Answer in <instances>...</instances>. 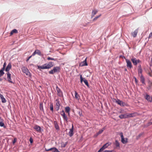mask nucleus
<instances>
[{
  "label": "nucleus",
  "instance_id": "1",
  "mask_svg": "<svg viewBox=\"0 0 152 152\" xmlns=\"http://www.w3.org/2000/svg\"><path fill=\"white\" fill-rule=\"evenodd\" d=\"M54 65V63L52 62H50L48 64H45L41 66H38L39 69H49L53 67Z\"/></svg>",
  "mask_w": 152,
  "mask_h": 152
},
{
  "label": "nucleus",
  "instance_id": "2",
  "mask_svg": "<svg viewBox=\"0 0 152 152\" xmlns=\"http://www.w3.org/2000/svg\"><path fill=\"white\" fill-rule=\"evenodd\" d=\"M137 115L136 113L121 114L119 115V117L121 119L126 118L129 117L135 116Z\"/></svg>",
  "mask_w": 152,
  "mask_h": 152
},
{
  "label": "nucleus",
  "instance_id": "3",
  "mask_svg": "<svg viewBox=\"0 0 152 152\" xmlns=\"http://www.w3.org/2000/svg\"><path fill=\"white\" fill-rule=\"evenodd\" d=\"M22 70L23 72L25 73L27 76L29 77H30L31 76V74L26 68L25 67H23L22 68Z\"/></svg>",
  "mask_w": 152,
  "mask_h": 152
},
{
  "label": "nucleus",
  "instance_id": "4",
  "mask_svg": "<svg viewBox=\"0 0 152 152\" xmlns=\"http://www.w3.org/2000/svg\"><path fill=\"white\" fill-rule=\"evenodd\" d=\"M60 114L62 116L64 121L66 122H67L68 121V118L66 115L64 111L62 110L60 112Z\"/></svg>",
  "mask_w": 152,
  "mask_h": 152
},
{
  "label": "nucleus",
  "instance_id": "5",
  "mask_svg": "<svg viewBox=\"0 0 152 152\" xmlns=\"http://www.w3.org/2000/svg\"><path fill=\"white\" fill-rule=\"evenodd\" d=\"M133 64L135 66H136L138 63H140L141 61L139 59H137L136 58H133L131 59Z\"/></svg>",
  "mask_w": 152,
  "mask_h": 152
},
{
  "label": "nucleus",
  "instance_id": "6",
  "mask_svg": "<svg viewBox=\"0 0 152 152\" xmlns=\"http://www.w3.org/2000/svg\"><path fill=\"white\" fill-rule=\"evenodd\" d=\"M115 102L121 106H124L125 105V102L118 99H117L115 101Z\"/></svg>",
  "mask_w": 152,
  "mask_h": 152
},
{
  "label": "nucleus",
  "instance_id": "7",
  "mask_svg": "<svg viewBox=\"0 0 152 152\" xmlns=\"http://www.w3.org/2000/svg\"><path fill=\"white\" fill-rule=\"evenodd\" d=\"M80 82L82 83L83 81L85 83V84L88 87L89 86V85L88 82L87 80L86 79H84L83 80V78L82 76V75H80Z\"/></svg>",
  "mask_w": 152,
  "mask_h": 152
},
{
  "label": "nucleus",
  "instance_id": "8",
  "mask_svg": "<svg viewBox=\"0 0 152 152\" xmlns=\"http://www.w3.org/2000/svg\"><path fill=\"white\" fill-rule=\"evenodd\" d=\"M120 135L121 136V141L123 144H125L127 142V139H126V140H125V139L124 138V136L122 132H121L120 134Z\"/></svg>",
  "mask_w": 152,
  "mask_h": 152
},
{
  "label": "nucleus",
  "instance_id": "9",
  "mask_svg": "<svg viewBox=\"0 0 152 152\" xmlns=\"http://www.w3.org/2000/svg\"><path fill=\"white\" fill-rule=\"evenodd\" d=\"M126 61L127 63V67L130 68H131L132 67V63L130 60L128 59H126Z\"/></svg>",
  "mask_w": 152,
  "mask_h": 152
},
{
  "label": "nucleus",
  "instance_id": "10",
  "mask_svg": "<svg viewBox=\"0 0 152 152\" xmlns=\"http://www.w3.org/2000/svg\"><path fill=\"white\" fill-rule=\"evenodd\" d=\"M7 81L8 82L11 83H13L12 81V80L11 76V74H10L9 72H7Z\"/></svg>",
  "mask_w": 152,
  "mask_h": 152
},
{
  "label": "nucleus",
  "instance_id": "11",
  "mask_svg": "<svg viewBox=\"0 0 152 152\" xmlns=\"http://www.w3.org/2000/svg\"><path fill=\"white\" fill-rule=\"evenodd\" d=\"M142 70L141 65H139L138 67V72L139 76L142 75Z\"/></svg>",
  "mask_w": 152,
  "mask_h": 152
},
{
  "label": "nucleus",
  "instance_id": "12",
  "mask_svg": "<svg viewBox=\"0 0 152 152\" xmlns=\"http://www.w3.org/2000/svg\"><path fill=\"white\" fill-rule=\"evenodd\" d=\"M73 130H74V126L73 124H72V127L71 129H70L69 132V135L70 137H71L73 135Z\"/></svg>",
  "mask_w": 152,
  "mask_h": 152
},
{
  "label": "nucleus",
  "instance_id": "13",
  "mask_svg": "<svg viewBox=\"0 0 152 152\" xmlns=\"http://www.w3.org/2000/svg\"><path fill=\"white\" fill-rule=\"evenodd\" d=\"M56 89L58 95L59 96H61L62 95V92L61 89L57 86L56 87Z\"/></svg>",
  "mask_w": 152,
  "mask_h": 152
},
{
  "label": "nucleus",
  "instance_id": "14",
  "mask_svg": "<svg viewBox=\"0 0 152 152\" xmlns=\"http://www.w3.org/2000/svg\"><path fill=\"white\" fill-rule=\"evenodd\" d=\"M138 28L136 29L134 31L132 32L131 34L133 37H136L137 35V33L138 32Z\"/></svg>",
  "mask_w": 152,
  "mask_h": 152
},
{
  "label": "nucleus",
  "instance_id": "15",
  "mask_svg": "<svg viewBox=\"0 0 152 152\" xmlns=\"http://www.w3.org/2000/svg\"><path fill=\"white\" fill-rule=\"evenodd\" d=\"M87 65L88 64L86 62V58L83 61L81 62L80 64V66H87Z\"/></svg>",
  "mask_w": 152,
  "mask_h": 152
},
{
  "label": "nucleus",
  "instance_id": "16",
  "mask_svg": "<svg viewBox=\"0 0 152 152\" xmlns=\"http://www.w3.org/2000/svg\"><path fill=\"white\" fill-rule=\"evenodd\" d=\"M12 66L11 64L9 63L7 65V66L6 67L5 69L6 71L7 72H9Z\"/></svg>",
  "mask_w": 152,
  "mask_h": 152
},
{
  "label": "nucleus",
  "instance_id": "17",
  "mask_svg": "<svg viewBox=\"0 0 152 152\" xmlns=\"http://www.w3.org/2000/svg\"><path fill=\"white\" fill-rule=\"evenodd\" d=\"M3 121V120L0 117V126L1 127H3L4 128H5L6 126H4Z\"/></svg>",
  "mask_w": 152,
  "mask_h": 152
},
{
  "label": "nucleus",
  "instance_id": "18",
  "mask_svg": "<svg viewBox=\"0 0 152 152\" xmlns=\"http://www.w3.org/2000/svg\"><path fill=\"white\" fill-rule=\"evenodd\" d=\"M75 98L77 100L79 101L80 98V96L78 94L77 91H75Z\"/></svg>",
  "mask_w": 152,
  "mask_h": 152
},
{
  "label": "nucleus",
  "instance_id": "19",
  "mask_svg": "<svg viewBox=\"0 0 152 152\" xmlns=\"http://www.w3.org/2000/svg\"><path fill=\"white\" fill-rule=\"evenodd\" d=\"M145 99L148 101L151 102L152 100V98L148 94H146L145 97Z\"/></svg>",
  "mask_w": 152,
  "mask_h": 152
},
{
  "label": "nucleus",
  "instance_id": "20",
  "mask_svg": "<svg viewBox=\"0 0 152 152\" xmlns=\"http://www.w3.org/2000/svg\"><path fill=\"white\" fill-rule=\"evenodd\" d=\"M54 123L55 127L56 130H58L59 129V127L58 124L57 122L56 121H54Z\"/></svg>",
  "mask_w": 152,
  "mask_h": 152
},
{
  "label": "nucleus",
  "instance_id": "21",
  "mask_svg": "<svg viewBox=\"0 0 152 152\" xmlns=\"http://www.w3.org/2000/svg\"><path fill=\"white\" fill-rule=\"evenodd\" d=\"M60 106V102L58 101H57L55 106V108L57 110H59Z\"/></svg>",
  "mask_w": 152,
  "mask_h": 152
},
{
  "label": "nucleus",
  "instance_id": "22",
  "mask_svg": "<svg viewBox=\"0 0 152 152\" xmlns=\"http://www.w3.org/2000/svg\"><path fill=\"white\" fill-rule=\"evenodd\" d=\"M140 77V81L143 84H145V78L144 77L142 76V75H140V76H139Z\"/></svg>",
  "mask_w": 152,
  "mask_h": 152
},
{
  "label": "nucleus",
  "instance_id": "23",
  "mask_svg": "<svg viewBox=\"0 0 152 152\" xmlns=\"http://www.w3.org/2000/svg\"><path fill=\"white\" fill-rule=\"evenodd\" d=\"M0 97L1 99V101L3 103H5L6 102V100L5 98L4 97L3 95L0 94Z\"/></svg>",
  "mask_w": 152,
  "mask_h": 152
},
{
  "label": "nucleus",
  "instance_id": "24",
  "mask_svg": "<svg viewBox=\"0 0 152 152\" xmlns=\"http://www.w3.org/2000/svg\"><path fill=\"white\" fill-rule=\"evenodd\" d=\"M70 108L69 107H67L65 108V111L66 113H68V115L69 116L70 115L69 112L70 111Z\"/></svg>",
  "mask_w": 152,
  "mask_h": 152
},
{
  "label": "nucleus",
  "instance_id": "25",
  "mask_svg": "<svg viewBox=\"0 0 152 152\" xmlns=\"http://www.w3.org/2000/svg\"><path fill=\"white\" fill-rule=\"evenodd\" d=\"M34 129L36 130L38 132H40L41 130V128L40 126L37 125H36L34 127Z\"/></svg>",
  "mask_w": 152,
  "mask_h": 152
},
{
  "label": "nucleus",
  "instance_id": "26",
  "mask_svg": "<svg viewBox=\"0 0 152 152\" xmlns=\"http://www.w3.org/2000/svg\"><path fill=\"white\" fill-rule=\"evenodd\" d=\"M54 71V72H56L58 71H59L60 69V68L59 67L56 66L54 67L53 69Z\"/></svg>",
  "mask_w": 152,
  "mask_h": 152
},
{
  "label": "nucleus",
  "instance_id": "27",
  "mask_svg": "<svg viewBox=\"0 0 152 152\" xmlns=\"http://www.w3.org/2000/svg\"><path fill=\"white\" fill-rule=\"evenodd\" d=\"M110 145V143H107L104 144L102 148H103V149L104 150L106 148H107L109 145Z\"/></svg>",
  "mask_w": 152,
  "mask_h": 152
},
{
  "label": "nucleus",
  "instance_id": "28",
  "mask_svg": "<svg viewBox=\"0 0 152 152\" xmlns=\"http://www.w3.org/2000/svg\"><path fill=\"white\" fill-rule=\"evenodd\" d=\"M18 33V31L16 29H14L12 30L10 33V36H12L14 33Z\"/></svg>",
  "mask_w": 152,
  "mask_h": 152
},
{
  "label": "nucleus",
  "instance_id": "29",
  "mask_svg": "<svg viewBox=\"0 0 152 152\" xmlns=\"http://www.w3.org/2000/svg\"><path fill=\"white\" fill-rule=\"evenodd\" d=\"M98 11L96 10H94L92 11V12L91 17L92 18L95 15L97 12Z\"/></svg>",
  "mask_w": 152,
  "mask_h": 152
},
{
  "label": "nucleus",
  "instance_id": "30",
  "mask_svg": "<svg viewBox=\"0 0 152 152\" xmlns=\"http://www.w3.org/2000/svg\"><path fill=\"white\" fill-rule=\"evenodd\" d=\"M105 129V127H104L102 128V129L100 130L99 132L97 133V135H99V134H101Z\"/></svg>",
  "mask_w": 152,
  "mask_h": 152
},
{
  "label": "nucleus",
  "instance_id": "31",
  "mask_svg": "<svg viewBox=\"0 0 152 152\" xmlns=\"http://www.w3.org/2000/svg\"><path fill=\"white\" fill-rule=\"evenodd\" d=\"M35 52L36 53V54H38L39 56H41V51L38 50H35Z\"/></svg>",
  "mask_w": 152,
  "mask_h": 152
},
{
  "label": "nucleus",
  "instance_id": "32",
  "mask_svg": "<svg viewBox=\"0 0 152 152\" xmlns=\"http://www.w3.org/2000/svg\"><path fill=\"white\" fill-rule=\"evenodd\" d=\"M53 152H60L56 148L53 147L52 148Z\"/></svg>",
  "mask_w": 152,
  "mask_h": 152
},
{
  "label": "nucleus",
  "instance_id": "33",
  "mask_svg": "<svg viewBox=\"0 0 152 152\" xmlns=\"http://www.w3.org/2000/svg\"><path fill=\"white\" fill-rule=\"evenodd\" d=\"M50 110L53 112V108L52 103L50 104Z\"/></svg>",
  "mask_w": 152,
  "mask_h": 152
},
{
  "label": "nucleus",
  "instance_id": "34",
  "mask_svg": "<svg viewBox=\"0 0 152 152\" xmlns=\"http://www.w3.org/2000/svg\"><path fill=\"white\" fill-rule=\"evenodd\" d=\"M39 108L41 110H43V105L42 103H41L39 105Z\"/></svg>",
  "mask_w": 152,
  "mask_h": 152
},
{
  "label": "nucleus",
  "instance_id": "35",
  "mask_svg": "<svg viewBox=\"0 0 152 152\" xmlns=\"http://www.w3.org/2000/svg\"><path fill=\"white\" fill-rule=\"evenodd\" d=\"M115 145L116 147H119L120 144L118 141L116 140L115 141Z\"/></svg>",
  "mask_w": 152,
  "mask_h": 152
},
{
  "label": "nucleus",
  "instance_id": "36",
  "mask_svg": "<svg viewBox=\"0 0 152 152\" xmlns=\"http://www.w3.org/2000/svg\"><path fill=\"white\" fill-rule=\"evenodd\" d=\"M67 142H66L65 143L62 142L61 143V147H65L66 146V145L67 144Z\"/></svg>",
  "mask_w": 152,
  "mask_h": 152
},
{
  "label": "nucleus",
  "instance_id": "37",
  "mask_svg": "<svg viewBox=\"0 0 152 152\" xmlns=\"http://www.w3.org/2000/svg\"><path fill=\"white\" fill-rule=\"evenodd\" d=\"M101 16V14H100L99 15L96 17L94 18L93 19V21H95L98 18L100 17Z\"/></svg>",
  "mask_w": 152,
  "mask_h": 152
},
{
  "label": "nucleus",
  "instance_id": "38",
  "mask_svg": "<svg viewBox=\"0 0 152 152\" xmlns=\"http://www.w3.org/2000/svg\"><path fill=\"white\" fill-rule=\"evenodd\" d=\"M103 152H116L114 150H105Z\"/></svg>",
  "mask_w": 152,
  "mask_h": 152
},
{
  "label": "nucleus",
  "instance_id": "39",
  "mask_svg": "<svg viewBox=\"0 0 152 152\" xmlns=\"http://www.w3.org/2000/svg\"><path fill=\"white\" fill-rule=\"evenodd\" d=\"M143 133H140L137 137L136 139L137 140L142 135Z\"/></svg>",
  "mask_w": 152,
  "mask_h": 152
},
{
  "label": "nucleus",
  "instance_id": "40",
  "mask_svg": "<svg viewBox=\"0 0 152 152\" xmlns=\"http://www.w3.org/2000/svg\"><path fill=\"white\" fill-rule=\"evenodd\" d=\"M47 59L48 60H54V61L56 60L55 59H54V58H52L50 57H48L47 58Z\"/></svg>",
  "mask_w": 152,
  "mask_h": 152
},
{
  "label": "nucleus",
  "instance_id": "41",
  "mask_svg": "<svg viewBox=\"0 0 152 152\" xmlns=\"http://www.w3.org/2000/svg\"><path fill=\"white\" fill-rule=\"evenodd\" d=\"M54 72L53 70V69L52 70L50 71H49V73L51 74H53Z\"/></svg>",
  "mask_w": 152,
  "mask_h": 152
},
{
  "label": "nucleus",
  "instance_id": "42",
  "mask_svg": "<svg viewBox=\"0 0 152 152\" xmlns=\"http://www.w3.org/2000/svg\"><path fill=\"white\" fill-rule=\"evenodd\" d=\"M5 68L4 67H3V68L1 69L0 70V71L2 72L3 73H4V71L5 70Z\"/></svg>",
  "mask_w": 152,
  "mask_h": 152
},
{
  "label": "nucleus",
  "instance_id": "43",
  "mask_svg": "<svg viewBox=\"0 0 152 152\" xmlns=\"http://www.w3.org/2000/svg\"><path fill=\"white\" fill-rule=\"evenodd\" d=\"M29 141L31 143H32L33 142V140L32 138L31 137L29 139Z\"/></svg>",
  "mask_w": 152,
  "mask_h": 152
},
{
  "label": "nucleus",
  "instance_id": "44",
  "mask_svg": "<svg viewBox=\"0 0 152 152\" xmlns=\"http://www.w3.org/2000/svg\"><path fill=\"white\" fill-rule=\"evenodd\" d=\"M152 124V122H150L148 123V124H147V126H149L151 125Z\"/></svg>",
  "mask_w": 152,
  "mask_h": 152
},
{
  "label": "nucleus",
  "instance_id": "45",
  "mask_svg": "<svg viewBox=\"0 0 152 152\" xmlns=\"http://www.w3.org/2000/svg\"><path fill=\"white\" fill-rule=\"evenodd\" d=\"M52 148H50V149H45V151H52Z\"/></svg>",
  "mask_w": 152,
  "mask_h": 152
},
{
  "label": "nucleus",
  "instance_id": "46",
  "mask_svg": "<svg viewBox=\"0 0 152 152\" xmlns=\"http://www.w3.org/2000/svg\"><path fill=\"white\" fill-rule=\"evenodd\" d=\"M104 150L103 148L102 147L98 151V152H101L102 151H103Z\"/></svg>",
  "mask_w": 152,
  "mask_h": 152
},
{
  "label": "nucleus",
  "instance_id": "47",
  "mask_svg": "<svg viewBox=\"0 0 152 152\" xmlns=\"http://www.w3.org/2000/svg\"><path fill=\"white\" fill-rule=\"evenodd\" d=\"M4 74V73H3L2 72L0 71V77L1 76H2Z\"/></svg>",
  "mask_w": 152,
  "mask_h": 152
},
{
  "label": "nucleus",
  "instance_id": "48",
  "mask_svg": "<svg viewBox=\"0 0 152 152\" xmlns=\"http://www.w3.org/2000/svg\"><path fill=\"white\" fill-rule=\"evenodd\" d=\"M152 36V32L151 33L149 36L148 38L150 39Z\"/></svg>",
  "mask_w": 152,
  "mask_h": 152
},
{
  "label": "nucleus",
  "instance_id": "49",
  "mask_svg": "<svg viewBox=\"0 0 152 152\" xmlns=\"http://www.w3.org/2000/svg\"><path fill=\"white\" fill-rule=\"evenodd\" d=\"M32 56H29L28 58L26 60V61H28L29 60V59Z\"/></svg>",
  "mask_w": 152,
  "mask_h": 152
},
{
  "label": "nucleus",
  "instance_id": "50",
  "mask_svg": "<svg viewBox=\"0 0 152 152\" xmlns=\"http://www.w3.org/2000/svg\"><path fill=\"white\" fill-rule=\"evenodd\" d=\"M6 65H7L6 63V62H4V64L3 65V67L5 68L6 66Z\"/></svg>",
  "mask_w": 152,
  "mask_h": 152
},
{
  "label": "nucleus",
  "instance_id": "51",
  "mask_svg": "<svg viewBox=\"0 0 152 152\" xmlns=\"http://www.w3.org/2000/svg\"><path fill=\"white\" fill-rule=\"evenodd\" d=\"M36 54V53L35 52V51L32 54V55L31 56H34Z\"/></svg>",
  "mask_w": 152,
  "mask_h": 152
},
{
  "label": "nucleus",
  "instance_id": "52",
  "mask_svg": "<svg viewBox=\"0 0 152 152\" xmlns=\"http://www.w3.org/2000/svg\"><path fill=\"white\" fill-rule=\"evenodd\" d=\"M15 142H16V140H15V139H14V141H13V143H15Z\"/></svg>",
  "mask_w": 152,
  "mask_h": 152
},
{
  "label": "nucleus",
  "instance_id": "53",
  "mask_svg": "<svg viewBox=\"0 0 152 152\" xmlns=\"http://www.w3.org/2000/svg\"><path fill=\"white\" fill-rule=\"evenodd\" d=\"M98 135H97V133H96V134L94 135L95 136V137H97V136Z\"/></svg>",
  "mask_w": 152,
  "mask_h": 152
},
{
  "label": "nucleus",
  "instance_id": "54",
  "mask_svg": "<svg viewBox=\"0 0 152 152\" xmlns=\"http://www.w3.org/2000/svg\"><path fill=\"white\" fill-rule=\"evenodd\" d=\"M2 79L1 78H0V81H2Z\"/></svg>",
  "mask_w": 152,
  "mask_h": 152
},
{
  "label": "nucleus",
  "instance_id": "55",
  "mask_svg": "<svg viewBox=\"0 0 152 152\" xmlns=\"http://www.w3.org/2000/svg\"><path fill=\"white\" fill-rule=\"evenodd\" d=\"M135 81L136 82H137V80L136 78H135Z\"/></svg>",
  "mask_w": 152,
  "mask_h": 152
},
{
  "label": "nucleus",
  "instance_id": "56",
  "mask_svg": "<svg viewBox=\"0 0 152 152\" xmlns=\"http://www.w3.org/2000/svg\"><path fill=\"white\" fill-rule=\"evenodd\" d=\"M125 71H126L127 70V69H125Z\"/></svg>",
  "mask_w": 152,
  "mask_h": 152
},
{
  "label": "nucleus",
  "instance_id": "57",
  "mask_svg": "<svg viewBox=\"0 0 152 152\" xmlns=\"http://www.w3.org/2000/svg\"><path fill=\"white\" fill-rule=\"evenodd\" d=\"M151 63H152V61H151Z\"/></svg>",
  "mask_w": 152,
  "mask_h": 152
},
{
  "label": "nucleus",
  "instance_id": "58",
  "mask_svg": "<svg viewBox=\"0 0 152 152\" xmlns=\"http://www.w3.org/2000/svg\"><path fill=\"white\" fill-rule=\"evenodd\" d=\"M151 61H152V58H151Z\"/></svg>",
  "mask_w": 152,
  "mask_h": 152
}]
</instances>
